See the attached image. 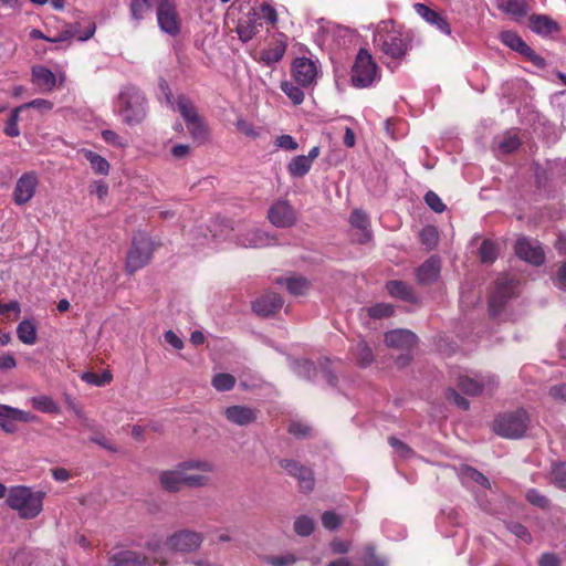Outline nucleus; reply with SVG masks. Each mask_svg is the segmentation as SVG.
Wrapping results in <instances>:
<instances>
[{
	"mask_svg": "<svg viewBox=\"0 0 566 566\" xmlns=\"http://www.w3.org/2000/svg\"><path fill=\"white\" fill-rule=\"evenodd\" d=\"M286 44L279 42L273 46L265 49L261 52V60L266 64L271 65L279 62L285 54Z\"/></svg>",
	"mask_w": 566,
	"mask_h": 566,
	"instance_id": "obj_36",
	"label": "nucleus"
},
{
	"mask_svg": "<svg viewBox=\"0 0 566 566\" xmlns=\"http://www.w3.org/2000/svg\"><path fill=\"white\" fill-rule=\"evenodd\" d=\"M81 378L86 384L102 387L112 381V374L109 371H103L102 374L86 371L81 376Z\"/></svg>",
	"mask_w": 566,
	"mask_h": 566,
	"instance_id": "obj_45",
	"label": "nucleus"
},
{
	"mask_svg": "<svg viewBox=\"0 0 566 566\" xmlns=\"http://www.w3.org/2000/svg\"><path fill=\"white\" fill-rule=\"evenodd\" d=\"M420 241L428 250L436 248L439 241V232L436 227L427 226L420 231Z\"/></svg>",
	"mask_w": 566,
	"mask_h": 566,
	"instance_id": "obj_43",
	"label": "nucleus"
},
{
	"mask_svg": "<svg viewBox=\"0 0 566 566\" xmlns=\"http://www.w3.org/2000/svg\"><path fill=\"white\" fill-rule=\"evenodd\" d=\"M146 548L151 557L144 556L139 553L138 565L136 566H168L169 559L161 548L159 541L148 542Z\"/></svg>",
	"mask_w": 566,
	"mask_h": 566,
	"instance_id": "obj_21",
	"label": "nucleus"
},
{
	"mask_svg": "<svg viewBox=\"0 0 566 566\" xmlns=\"http://www.w3.org/2000/svg\"><path fill=\"white\" fill-rule=\"evenodd\" d=\"M153 7V4L146 3L144 0H132L130 15L137 23H139L144 19L145 13Z\"/></svg>",
	"mask_w": 566,
	"mask_h": 566,
	"instance_id": "obj_49",
	"label": "nucleus"
},
{
	"mask_svg": "<svg viewBox=\"0 0 566 566\" xmlns=\"http://www.w3.org/2000/svg\"><path fill=\"white\" fill-rule=\"evenodd\" d=\"M265 562L271 566H293L297 562V557L292 553L283 555L268 556Z\"/></svg>",
	"mask_w": 566,
	"mask_h": 566,
	"instance_id": "obj_51",
	"label": "nucleus"
},
{
	"mask_svg": "<svg viewBox=\"0 0 566 566\" xmlns=\"http://www.w3.org/2000/svg\"><path fill=\"white\" fill-rule=\"evenodd\" d=\"M512 285H496V290L490 300V311L493 315L500 312L506 300L512 296Z\"/></svg>",
	"mask_w": 566,
	"mask_h": 566,
	"instance_id": "obj_32",
	"label": "nucleus"
},
{
	"mask_svg": "<svg viewBox=\"0 0 566 566\" xmlns=\"http://www.w3.org/2000/svg\"><path fill=\"white\" fill-rule=\"evenodd\" d=\"M22 107L18 106L12 112L6 124L4 133L10 137H17L20 135V130L18 128L19 115L22 112Z\"/></svg>",
	"mask_w": 566,
	"mask_h": 566,
	"instance_id": "obj_50",
	"label": "nucleus"
},
{
	"mask_svg": "<svg viewBox=\"0 0 566 566\" xmlns=\"http://www.w3.org/2000/svg\"><path fill=\"white\" fill-rule=\"evenodd\" d=\"M548 395L551 398H553L556 401H565L566 402V385L562 384V385L553 386L549 389Z\"/></svg>",
	"mask_w": 566,
	"mask_h": 566,
	"instance_id": "obj_64",
	"label": "nucleus"
},
{
	"mask_svg": "<svg viewBox=\"0 0 566 566\" xmlns=\"http://www.w3.org/2000/svg\"><path fill=\"white\" fill-rule=\"evenodd\" d=\"M203 542V535L191 530H180L169 535L161 544L164 552L189 554L198 551Z\"/></svg>",
	"mask_w": 566,
	"mask_h": 566,
	"instance_id": "obj_7",
	"label": "nucleus"
},
{
	"mask_svg": "<svg viewBox=\"0 0 566 566\" xmlns=\"http://www.w3.org/2000/svg\"><path fill=\"white\" fill-rule=\"evenodd\" d=\"M274 242L273 237L260 229H250L238 237V244L243 248H265Z\"/></svg>",
	"mask_w": 566,
	"mask_h": 566,
	"instance_id": "obj_19",
	"label": "nucleus"
},
{
	"mask_svg": "<svg viewBox=\"0 0 566 566\" xmlns=\"http://www.w3.org/2000/svg\"><path fill=\"white\" fill-rule=\"evenodd\" d=\"M276 146L286 150H296L298 144L291 135H281L276 138Z\"/></svg>",
	"mask_w": 566,
	"mask_h": 566,
	"instance_id": "obj_61",
	"label": "nucleus"
},
{
	"mask_svg": "<svg viewBox=\"0 0 566 566\" xmlns=\"http://www.w3.org/2000/svg\"><path fill=\"white\" fill-rule=\"evenodd\" d=\"M268 219L276 228H290L295 224L297 214L286 200H279L270 207Z\"/></svg>",
	"mask_w": 566,
	"mask_h": 566,
	"instance_id": "obj_13",
	"label": "nucleus"
},
{
	"mask_svg": "<svg viewBox=\"0 0 566 566\" xmlns=\"http://www.w3.org/2000/svg\"><path fill=\"white\" fill-rule=\"evenodd\" d=\"M460 478L463 483L475 482L483 488H489V480L475 469L470 467H463L460 471Z\"/></svg>",
	"mask_w": 566,
	"mask_h": 566,
	"instance_id": "obj_41",
	"label": "nucleus"
},
{
	"mask_svg": "<svg viewBox=\"0 0 566 566\" xmlns=\"http://www.w3.org/2000/svg\"><path fill=\"white\" fill-rule=\"evenodd\" d=\"M216 471L217 465L213 461L205 458H190L171 469L159 472L158 481L160 486L168 492H178L184 486L201 489L211 484Z\"/></svg>",
	"mask_w": 566,
	"mask_h": 566,
	"instance_id": "obj_1",
	"label": "nucleus"
},
{
	"mask_svg": "<svg viewBox=\"0 0 566 566\" xmlns=\"http://www.w3.org/2000/svg\"><path fill=\"white\" fill-rule=\"evenodd\" d=\"M314 521L308 516H300L294 522V531L300 536H308L314 531Z\"/></svg>",
	"mask_w": 566,
	"mask_h": 566,
	"instance_id": "obj_47",
	"label": "nucleus"
},
{
	"mask_svg": "<svg viewBox=\"0 0 566 566\" xmlns=\"http://www.w3.org/2000/svg\"><path fill=\"white\" fill-rule=\"evenodd\" d=\"M187 128L189 134L195 140H198L200 143L205 142L208 137V128L203 119L198 116L197 118L192 119L191 122L187 123Z\"/></svg>",
	"mask_w": 566,
	"mask_h": 566,
	"instance_id": "obj_39",
	"label": "nucleus"
},
{
	"mask_svg": "<svg viewBox=\"0 0 566 566\" xmlns=\"http://www.w3.org/2000/svg\"><path fill=\"white\" fill-rule=\"evenodd\" d=\"M526 499L530 503L538 507H545L547 505V499L534 489L527 491Z\"/></svg>",
	"mask_w": 566,
	"mask_h": 566,
	"instance_id": "obj_60",
	"label": "nucleus"
},
{
	"mask_svg": "<svg viewBox=\"0 0 566 566\" xmlns=\"http://www.w3.org/2000/svg\"><path fill=\"white\" fill-rule=\"evenodd\" d=\"M479 255L482 263H493L499 255L497 244L492 240L485 239L479 249Z\"/></svg>",
	"mask_w": 566,
	"mask_h": 566,
	"instance_id": "obj_37",
	"label": "nucleus"
},
{
	"mask_svg": "<svg viewBox=\"0 0 566 566\" xmlns=\"http://www.w3.org/2000/svg\"><path fill=\"white\" fill-rule=\"evenodd\" d=\"M32 83L38 86L41 93H49L56 85V76L48 67L34 65L32 67Z\"/></svg>",
	"mask_w": 566,
	"mask_h": 566,
	"instance_id": "obj_22",
	"label": "nucleus"
},
{
	"mask_svg": "<svg viewBox=\"0 0 566 566\" xmlns=\"http://www.w3.org/2000/svg\"><path fill=\"white\" fill-rule=\"evenodd\" d=\"M153 251L154 242L148 235L144 233L135 235L127 253L126 270L133 273L145 266L150 260Z\"/></svg>",
	"mask_w": 566,
	"mask_h": 566,
	"instance_id": "obj_8",
	"label": "nucleus"
},
{
	"mask_svg": "<svg viewBox=\"0 0 566 566\" xmlns=\"http://www.w3.org/2000/svg\"><path fill=\"white\" fill-rule=\"evenodd\" d=\"M281 90L291 98L294 104H301L304 101V92L291 81L281 83Z\"/></svg>",
	"mask_w": 566,
	"mask_h": 566,
	"instance_id": "obj_44",
	"label": "nucleus"
},
{
	"mask_svg": "<svg viewBox=\"0 0 566 566\" xmlns=\"http://www.w3.org/2000/svg\"><path fill=\"white\" fill-rule=\"evenodd\" d=\"M507 530L524 543H531V533L524 525L516 522H511L507 524Z\"/></svg>",
	"mask_w": 566,
	"mask_h": 566,
	"instance_id": "obj_54",
	"label": "nucleus"
},
{
	"mask_svg": "<svg viewBox=\"0 0 566 566\" xmlns=\"http://www.w3.org/2000/svg\"><path fill=\"white\" fill-rule=\"evenodd\" d=\"M18 338L27 345H33L36 342V326L30 319L22 321L17 327Z\"/></svg>",
	"mask_w": 566,
	"mask_h": 566,
	"instance_id": "obj_34",
	"label": "nucleus"
},
{
	"mask_svg": "<svg viewBox=\"0 0 566 566\" xmlns=\"http://www.w3.org/2000/svg\"><path fill=\"white\" fill-rule=\"evenodd\" d=\"M417 337L407 329H395L386 334L385 343L388 347L409 350L416 344Z\"/></svg>",
	"mask_w": 566,
	"mask_h": 566,
	"instance_id": "obj_20",
	"label": "nucleus"
},
{
	"mask_svg": "<svg viewBox=\"0 0 566 566\" xmlns=\"http://www.w3.org/2000/svg\"><path fill=\"white\" fill-rule=\"evenodd\" d=\"M316 63L307 57H297L292 64V75L295 82L302 87L313 85L317 78Z\"/></svg>",
	"mask_w": 566,
	"mask_h": 566,
	"instance_id": "obj_15",
	"label": "nucleus"
},
{
	"mask_svg": "<svg viewBox=\"0 0 566 566\" xmlns=\"http://www.w3.org/2000/svg\"><path fill=\"white\" fill-rule=\"evenodd\" d=\"M166 99L167 103L171 105L172 109L181 115L186 124L199 116L196 106L187 96L180 95L174 103L171 101V94L168 92L166 93Z\"/></svg>",
	"mask_w": 566,
	"mask_h": 566,
	"instance_id": "obj_25",
	"label": "nucleus"
},
{
	"mask_svg": "<svg viewBox=\"0 0 566 566\" xmlns=\"http://www.w3.org/2000/svg\"><path fill=\"white\" fill-rule=\"evenodd\" d=\"M262 28V22H256L255 18L249 12L244 19L239 20L235 31L239 39L247 43L251 41Z\"/></svg>",
	"mask_w": 566,
	"mask_h": 566,
	"instance_id": "obj_28",
	"label": "nucleus"
},
{
	"mask_svg": "<svg viewBox=\"0 0 566 566\" xmlns=\"http://www.w3.org/2000/svg\"><path fill=\"white\" fill-rule=\"evenodd\" d=\"M552 479L556 486L566 490V463H557L553 467Z\"/></svg>",
	"mask_w": 566,
	"mask_h": 566,
	"instance_id": "obj_53",
	"label": "nucleus"
},
{
	"mask_svg": "<svg viewBox=\"0 0 566 566\" xmlns=\"http://www.w3.org/2000/svg\"><path fill=\"white\" fill-rule=\"evenodd\" d=\"M116 109L123 123L134 126L147 116L146 97L135 86L124 87L117 98Z\"/></svg>",
	"mask_w": 566,
	"mask_h": 566,
	"instance_id": "obj_3",
	"label": "nucleus"
},
{
	"mask_svg": "<svg viewBox=\"0 0 566 566\" xmlns=\"http://www.w3.org/2000/svg\"><path fill=\"white\" fill-rule=\"evenodd\" d=\"M441 271V259L437 255L430 256L417 270L419 283H431L438 280Z\"/></svg>",
	"mask_w": 566,
	"mask_h": 566,
	"instance_id": "obj_24",
	"label": "nucleus"
},
{
	"mask_svg": "<svg viewBox=\"0 0 566 566\" xmlns=\"http://www.w3.org/2000/svg\"><path fill=\"white\" fill-rule=\"evenodd\" d=\"M389 293L391 296L400 298L405 302H418V296L413 291V285H390Z\"/></svg>",
	"mask_w": 566,
	"mask_h": 566,
	"instance_id": "obj_38",
	"label": "nucleus"
},
{
	"mask_svg": "<svg viewBox=\"0 0 566 566\" xmlns=\"http://www.w3.org/2000/svg\"><path fill=\"white\" fill-rule=\"evenodd\" d=\"M356 356L359 364L364 366L369 365L374 359L371 349L364 340L358 342L356 346Z\"/></svg>",
	"mask_w": 566,
	"mask_h": 566,
	"instance_id": "obj_52",
	"label": "nucleus"
},
{
	"mask_svg": "<svg viewBox=\"0 0 566 566\" xmlns=\"http://www.w3.org/2000/svg\"><path fill=\"white\" fill-rule=\"evenodd\" d=\"M21 107H22V109L35 108V109H39L40 112H48V111L52 109L53 104L48 99L36 98L29 103L21 105Z\"/></svg>",
	"mask_w": 566,
	"mask_h": 566,
	"instance_id": "obj_58",
	"label": "nucleus"
},
{
	"mask_svg": "<svg viewBox=\"0 0 566 566\" xmlns=\"http://www.w3.org/2000/svg\"><path fill=\"white\" fill-rule=\"evenodd\" d=\"M39 177L34 171L24 172L15 182L12 200L17 206L28 203L35 195Z\"/></svg>",
	"mask_w": 566,
	"mask_h": 566,
	"instance_id": "obj_12",
	"label": "nucleus"
},
{
	"mask_svg": "<svg viewBox=\"0 0 566 566\" xmlns=\"http://www.w3.org/2000/svg\"><path fill=\"white\" fill-rule=\"evenodd\" d=\"M530 28L539 35H549L558 31L557 22L543 14H533L530 18Z\"/></svg>",
	"mask_w": 566,
	"mask_h": 566,
	"instance_id": "obj_29",
	"label": "nucleus"
},
{
	"mask_svg": "<svg viewBox=\"0 0 566 566\" xmlns=\"http://www.w3.org/2000/svg\"><path fill=\"white\" fill-rule=\"evenodd\" d=\"M413 9L419 17H421L427 23L437 28L443 34H451V27L447 18L442 13L432 10L431 8L420 2L415 3Z\"/></svg>",
	"mask_w": 566,
	"mask_h": 566,
	"instance_id": "obj_18",
	"label": "nucleus"
},
{
	"mask_svg": "<svg viewBox=\"0 0 566 566\" xmlns=\"http://www.w3.org/2000/svg\"><path fill=\"white\" fill-rule=\"evenodd\" d=\"M375 48L387 57L399 60L408 51L409 39L394 21H381L374 33Z\"/></svg>",
	"mask_w": 566,
	"mask_h": 566,
	"instance_id": "obj_2",
	"label": "nucleus"
},
{
	"mask_svg": "<svg viewBox=\"0 0 566 566\" xmlns=\"http://www.w3.org/2000/svg\"><path fill=\"white\" fill-rule=\"evenodd\" d=\"M311 167L312 164L305 158V155H298L287 164V171L291 177L302 178L310 171Z\"/></svg>",
	"mask_w": 566,
	"mask_h": 566,
	"instance_id": "obj_33",
	"label": "nucleus"
},
{
	"mask_svg": "<svg viewBox=\"0 0 566 566\" xmlns=\"http://www.w3.org/2000/svg\"><path fill=\"white\" fill-rule=\"evenodd\" d=\"M36 417L28 411L0 403V428L7 433L17 431L18 422H33Z\"/></svg>",
	"mask_w": 566,
	"mask_h": 566,
	"instance_id": "obj_14",
	"label": "nucleus"
},
{
	"mask_svg": "<svg viewBox=\"0 0 566 566\" xmlns=\"http://www.w3.org/2000/svg\"><path fill=\"white\" fill-rule=\"evenodd\" d=\"M103 139L114 146H125V140L123 137H120L117 133L106 129L102 132Z\"/></svg>",
	"mask_w": 566,
	"mask_h": 566,
	"instance_id": "obj_63",
	"label": "nucleus"
},
{
	"mask_svg": "<svg viewBox=\"0 0 566 566\" xmlns=\"http://www.w3.org/2000/svg\"><path fill=\"white\" fill-rule=\"evenodd\" d=\"M503 44L510 49L521 53L537 66H544V59L536 54L531 46H528L522 38L513 31H504L500 35Z\"/></svg>",
	"mask_w": 566,
	"mask_h": 566,
	"instance_id": "obj_16",
	"label": "nucleus"
},
{
	"mask_svg": "<svg viewBox=\"0 0 566 566\" xmlns=\"http://www.w3.org/2000/svg\"><path fill=\"white\" fill-rule=\"evenodd\" d=\"M379 78L378 66L370 53L360 49L352 67L350 81L355 87L365 88Z\"/></svg>",
	"mask_w": 566,
	"mask_h": 566,
	"instance_id": "obj_6",
	"label": "nucleus"
},
{
	"mask_svg": "<svg viewBox=\"0 0 566 566\" xmlns=\"http://www.w3.org/2000/svg\"><path fill=\"white\" fill-rule=\"evenodd\" d=\"M494 4L499 10L514 18L526 15L528 10L525 0H494Z\"/></svg>",
	"mask_w": 566,
	"mask_h": 566,
	"instance_id": "obj_31",
	"label": "nucleus"
},
{
	"mask_svg": "<svg viewBox=\"0 0 566 566\" xmlns=\"http://www.w3.org/2000/svg\"><path fill=\"white\" fill-rule=\"evenodd\" d=\"M353 228L359 231L356 240L364 244L371 239L370 223L367 214L361 210H354L349 218Z\"/></svg>",
	"mask_w": 566,
	"mask_h": 566,
	"instance_id": "obj_26",
	"label": "nucleus"
},
{
	"mask_svg": "<svg viewBox=\"0 0 566 566\" xmlns=\"http://www.w3.org/2000/svg\"><path fill=\"white\" fill-rule=\"evenodd\" d=\"M459 387L471 396H476L483 392H490L497 386V380L493 375H462L458 380Z\"/></svg>",
	"mask_w": 566,
	"mask_h": 566,
	"instance_id": "obj_9",
	"label": "nucleus"
},
{
	"mask_svg": "<svg viewBox=\"0 0 566 566\" xmlns=\"http://www.w3.org/2000/svg\"><path fill=\"white\" fill-rule=\"evenodd\" d=\"M368 314L373 318L388 317L392 314V306L389 304H377L367 310Z\"/></svg>",
	"mask_w": 566,
	"mask_h": 566,
	"instance_id": "obj_55",
	"label": "nucleus"
},
{
	"mask_svg": "<svg viewBox=\"0 0 566 566\" xmlns=\"http://www.w3.org/2000/svg\"><path fill=\"white\" fill-rule=\"evenodd\" d=\"M157 22L160 30L176 35L180 30V20L172 0H161L157 6Z\"/></svg>",
	"mask_w": 566,
	"mask_h": 566,
	"instance_id": "obj_11",
	"label": "nucleus"
},
{
	"mask_svg": "<svg viewBox=\"0 0 566 566\" xmlns=\"http://www.w3.org/2000/svg\"><path fill=\"white\" fill-rule=\"evenodd\" d=\"M520 139L515 134L507 133L503 138L499 142V149L503 154H511L520 147Z\"/></svg>",
	"mask_w": 566,
	"mask_h": 566,
	"instance_id": "obj_48",
	"label": "nucleus"
},
{
	"mask_svg": "<svg viewBox=\"0 0 566 566\" xmlns=\"http://www.w3.org/2000/svg\"><path fill=\"white\" fill-rule=\"evenodd\" d=\"M528 413L524 409L499 415L493 422V430L496 434L516 439L522 437L528 426Z\"/></svg>",
	"mask_w": 566,
	"mask_h": 566,
	"instance_id": "obj_5",
	"label": "nucleus"
},
{
	"mask_svg": "<svg viewBox=\"0 0 566 566\" xmlns=\"http://www.w3.org/2000/svg\"><path fill=\"white\" fill-rule=\"evenodd\" d=\"M280 467L290 475L294 476L300 482V488L303 491H311L314 486V479L312 471L292 459H281Z\"/></svg>",
	"mask_w": 566,
	"mask_h": 566,
	"instance_id": "obj_17",
	"label": "nucleus"
},
{
	"mask_svg": "<svg viewBox=\"0 0 566 566\" xmlns=\"http://www.w3.org/2000/svg\"><path fill=\"white\" fill-rule=\"evenodd\" d=\"M224 415L229 421L238 426H245L255 419L254 411L243 406H232L226 409Z\"/></svg>",
	"mask_w": 566,
	"mask_h": 566,
	"instance_id": "obj_30",
	"label": "nucleus"
},
{
	"mask_svg": "<svg viewBox=\"0 0 566 566\" xmlns=\"http://www.w3.org/2000/svg\"><path fill=\"white\" fill-rule=\"evenodd\" d=\"M322 523L325 528L333 531L340 525L342 518L334 512L327 511L322 515Z\"/></svg>",
	"mask_w": 566,
	"mask_h": 566,
	"instance_id": "obj_57",
	"label": "nucleus"
},
{
	"mask_svg": "<svg viewBox=\"0 0 566 566\" xmlns=\"http://www.w3.org/2000/svg\"><path fill=\"white\" fill-rule=\"evenodd\" d=\"M84 156L87 159V161L90 163L92 169L96 174H101V175H107L108 174V171H109V164H108V161L104 157H102L98 154L93 153L91 150H86L84 153Z\"/></svg>",
	"mask_w": 566,
	"mask_h": 566,
	"instance_id": "obj_40",
	"label": "nucleus"
},
{
	"mask_svg": "<svg viewBox=\"0 0 566 566\" xmlns=\"http://www.w3.org/2000/svg\"><path fill=\"white\" fill-rule=\"evenodd\" d=\"M32 406L45 413L59 412L57 405L48 396H36L31 398Z\"/></svg>",
	"mask_w": 566,
	"mask_h": 566,
	"instance_id": "obj_42",
	"label": "nucleus"
},
{
	"mask_svg": "<svg viewBox=\"0 0 566 566\" xmlns=\"http://www.w3.org/2000/svg\"><path fill=\"white\" fill-rule=\"evenodd\" d=\"M515 254L523 261L539 266L545 262V252L537 240L520 237L514 245Z\"/></svg>",
	"mask_w": 566,
	"mask_h": 566,
	"instance_id": "obj_10",
	"label": "nucleus"
},
{
	"mask_svg": "<svg viewBox=\"0 0 566 566\" xmlns=\"http://www.w3.org/2000/svg\"><path fill=\"white\" fill-rule=\"evenodd\" d=\"M389 443L399 457L408 458L411 454V449L402 441L396 438H390Z\"/></svg>",
	"mask_w": 566,
	"mask_h": 566,
	"instance_id": "obj_59",
	"label": "nucleus"
},
{
	"mask_svg": "<svg viewBox=\"0 0 566 566\" xmlns=\"http://www.w3.org/2000/svg\"><path fill=\"white\" fill-rule=\"evenodd\" d=\"M250 13L253 18H255L256 22H262L271 28H274L279 21V15L275 8L269 2H261L254 6Z\"/></svg>",
	"mask_w": 566,
	"mask_h": 566,
	"instance_id": "obj_27",
	"label": "nucleus"
},
{
	"mask_svg": "<svg viewBox=\"0 0 566 566\" xmlns=\"http://www.w3.org/2000/svg\"><path fill=\"white\" fill-rule=\"evenodd\" d=\"M282 307V300L275 293H268L259 297L252 305L253 311L261 316H270Z\"/></svg>",
	"mask_w": 566,
	"mask_h": 566,
	"instance_id": "obj_23",
	"label": "nucleus"
},
{
	"mask_svg": "<svg viewBox=\"0 0 566 566\" xmlns=\"http://www.w3.org/2000/svg\"><path fill=\"white\" fill-rule=\"evenodd\" d=\"M424 201L434 212L441 213L446 210V205L442 202L440 197L433 191H428L426 193Z\"/></svg>",
	"mask_w": 566,
	"mask_h": 566,
	"instance_id": "obj_56",
	"label": "nucleus"
},
{
	"mask_svg": "<svg viewBox=\"0 0 566 566\" xmlns=\"http://www.w3.org/2000/svg\"><path fill=\"white\" fill-rule=\"evenodd\" d=\"M44 495V492L19 485L9 490L6 501L22 518H33L42 511Z\"/></svg>",
	"mask_w": 566,
	"mask_h": 566,
	"instance_id": "obj_4",
	"label": "nucleus"
},
{
	"mask_svg": "<svg viewBox=\"0 0 566 566\" xmlns=\"http://www.w3.org/2000/svg\"><path fill=\"white\" fill-rule=\"evenodd\" d=\"M234 384H235V378L230 374L221 373V374H217L212 378V386L218 391L230 390L231 388H233Z\"/></svg>",
	"mask_w": 566,
	"mask_h": 566,
	"instance_id": "obj_46",
	"label": "nucleus"
},
{
	"mask_svg": "<svg viewBox=\"0 0 566 566\" xmlns=\"http://www.w3.org/2000/svg\"><path fill=\"white\" fill-rule=\"evenodd\" d=\"M313 369V364L307 359L296 361L294 365L295 373L302 377H311Z\"/></svg>",
	"mask_w": 566,
	"mask_h": 566,
	"instance_id": "obj_62",
	"label": "nucleus"
},
{
	"mask_svg": "<svg viewBox=\"0 0 566 566\" xmlns=\"http://www.w3.org/2000/svg\"><path fill=\"white\" fill-rule=\"evenodd\" d=\"M139 553L133 551H120L109 557L108 566H136L138 565Z\"/></svg>",
	"mask_w": 566,
	"mask_h": 566,
	"instance_id": "obj_35",
	"label": "nucleus"
}]
</instances>
